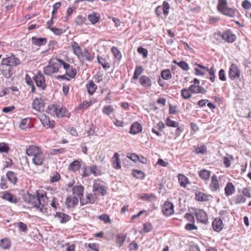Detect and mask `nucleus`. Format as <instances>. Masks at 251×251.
Masks as SVG:
<instances>
[{
	"label": "nucleus",
	"instance_id": "54",
	"mask_svg": "<svg viewBox=\"0 0 251 251\" xmlns=\"http://www.w3.org/2000/svg\"><path fill=\"white\" fill-rule=\"evenodd\" d=\"M100 220L103 221L104 223H109L111 222V220L108 215L104 214L100 215L98 217Z\"/></svg>",
	"mask_w": 251,
	"mask_h": 251
},
{
	"label": "nucleus",
	"instance_id": "50",
	"mask_svg": "<svg viewBox=\"0 0 251 251\" xmlns=\"http://www.w3.org/2000/svg\"><path fill=\"white\" fill-rule=\"evenodd\" d=\"M133 176L138 179H143L145 177V174L143 172L137 170H133Z\"/></svg>",
	"mask_w": 251,
	"mask_h": 251
},
{
	"label": "nucleus",
	"instance_id": "64",
	"mask_svg": "<svg viewBox=\"0 0 251 251\" xmlns=\"http://www.w3.org/2000/svg\"><path fill=\"white\" fill-rule=\"evenodd\" d=\"M137 50L140 54L143 55L144 58H146L147 57L148 51L146 49L142 47H139L138 48Z\"/></svg>",
	"mask_w": 251,
	"mask_h": 251
},
{
	"label": "nucleus",
	"instance_id": "6",
	"mask_svg": "<svg viewBox=\"0 0 251 251\" xmlns=\"http://www.w3.org/2000/svg\"><path fill=\"white\" fill-rule=\"evenodd\" d=\"M0 71L1 74L5 77H10L12 75V68L7 64L2 59L0 64Z\"/></svg>",
	"mask_w": 251,
	"mask_h": 251
},
{
	"label": "nucleus",
	"instance_id": "18",
	"mask_svg": "<svg viewBox=\"0 0 251 251\" xmlns=\"http://www.w3.org/2000/svg\"><path fill=\"white\" fill-rule=\"evenodd\" d=\"M78 201L77 197L75 196H69L67 197L65 201V206L68 208H74L77 203Z\"/></svg>",
	"mask_w": 251,
	"mask_h": 251
},
{
	"label": "nucleus",
	"instance_id": "28",
	"mask_svg": "<svg viewBox=\"0 0 251 251\" xmlns=\"http://www.w3.org/2000/svg\"><path fill=\"white\" fill-rule=\"evenodd\" d=\"M212 226L214 230L219 232L223 228V221L220 219H215L212 223Z\"/></svg>",
	"mask_w": 251,
	"mask_h": 251
},
{
	"label": "nucleus",
	"instance_id": "36",
	"mask_svg": "<svg viewBox=\"0 0 251 251\" xmlns=\"http://www.w3.org/2000/svg\"><path fill=\"white\" fill-rule=\"evenodd\" d=\"M71 47L74 53L77 56V57L81 54L82 50L77 42H73L72 43Z\"/></svg>",
	"mask_w": 251,
	"mask_h": 251
},
{
	"label": "nucleus",
	"instance_id": "42",
	"mask_svg": "<svg viewBox=\"0 0 251 251\" xmlns=\"http://www.w3.org/2000/svg\"><path fill=\"white\" fill-rule=\"evenodd\" d=\"M68 114V111L64 107H59L58 106L57 111L55 116L58 118L62 117L64 116H67Z\"/></svg>",
	"mask_w": 251,
	"mask_h": 251
},
{
	"label": "nucleus",
	"instance_id": "7",
	"mask_svg": "<svg viewBox=\"0 0 251 251\" xmlns=\"http://www.w3.org/2000/svg\"><path fill=\"white\" fill-rule=\"evenodd\" d=\"M42 151V150L40 147L31 145L26 148L25 153L28 156L31 157L33 158Z\"/></svg>",
	"mask_w": 251,
	"mask_h": 251
},
{
	"label": "nucleus",
	"instance_id": "52",
	"mask_svg": "<svg viewBox=\"0 0 251 251\" xmlns=\"http://www.w3.org/2000/svg\"><path fill=\"white\" fill-rule=\"evenodd\" d=\"M114 111V108L111 105L105 106L102 109L103 113L107 115H109Z\"/></svg>",
	"mask_w": 251,
	"mask_h": 251
},
{
	"label": "nucleus",
	"instance_id": "26",
	"mask_svg": "<svg viewBox=\"0 0 251 251\" xmlns=\"http://www.w3.org/2000/svg\"><path fill=\"white\" fill-rule=\"evenodd\" d=\"M2 198L3 199L10 202L16 203L18 201L16 196L8 192H4L2 195Z\"/></svg>",
	"mask_w": 251,
	"mask_h": 251
},
{
	"label": "nucleus",
	"instance_id": "27",
	"mask_svg": "<svg viewBox=\"0 0 251 251\" xmlns=\"http://www.w3.org/2000/svg\"><path fill=\"white\" fill-rule=\"evenodd\" d=\"M189 90L194 93L205 94L206 90L199 86V85L192 84L189 87Z\"/></svg>",
	"mask_w": 251,
	"mask_h": 251
},
{
	"label": "nucleus",
	"instance_id": "55",
	"mask_svg": "<svg viewBox=\"0 0 251 251\" xmlns=\"http://www.w3.org/2000/svg\"><path fill=\"white\" fill-rule=\"evenodd\" d=\"M166 125L168 126H171V127H177L179 123L178 122H176V121H173L169 118H167L166 121Z\"/></svg>",
	"mask_w": 251,
	"mask_h": 251
},
{
	"label": "nucleus",
	"instance_id": "4",
	"mask_svg": "<svg viewBox=\"0 0 251 251\" xmlns=\"http://www.w3.org/2000/svg\"><path fill=\"white\" fill-rule=\"evenodd\" d=\"M241 76V71L238 66L232 63L229 69L228 77L231 80L240 79Z\"/></svg>",
	"mask_w": 251,
	"mask_h": 251
},
{
	"label": "nucleus",
	"instance_id": "15",
	"mask_svg": "<svg viewBox=\"0 0 251 251\" xmlns=\"http://www.w3.org/2000/svg\"><path fill=\"white\" fill-rule=\"evenodd\" d=\"M98 198L95 194L89 193L86 195L85 199L81 200L80 204L81 205L86 204H93L95 202Z\"/></svg>",
	"mask_w": 251,
	"mask_h": 251
},
{
	"label": "nucleus",
	"instance_id": "61",
	"mask_svg": "<svg viewBox=\"0 0 251 251\" xmlns=\"http://www.w3.org/2000/svg\"><path fill=\"white\" fill-rule=\"evenodd\" d=\"M9 150V147L5 143H0V152H8Z\"/></svg>",
	"mask_w": 251,
	"mask_h": 251
},
{
	"label": "nucleus",
	"instance_id": "30",
	"mask_svg": "<svg viewBox=\"0 0 251 251\" xmlns=\"http://www.w3.org/2000/svg\"><path fill=\"white\" fill-rule=\"evenodd\" d=\"M6 177L8 181L12 184H15L17 181L18 178L17 174L12 171H8L6 174Z\"/></svg>",
	"mask_w": 251,
	"mask_h": 251
},
{
	"label": "nucleus",
	"instance_id": "33",
	"mask_svg": "<svg viewBox=\"0 0 251 251\" xmlns=\"http://www.w3.org/2000/svg\"><path fill=\"white\" fill-rule=\"evenodd\" d=\"M80 166V162L78 160H75L70 164L68 169L69 171L75 172L79 169Z\"/></svg>",
	"mask_w": 251,
	"mask_h": 251
},
{
	"label": "nucleus",
	"instance_id": "60",
	"mask_svg": "<svg viewBox=\"0 0 251 251\" xmlns=\"http://www.w3.org/2000/svg\"><path fill=\"white\" fill-rule=\"evenodd\" d=\"M94 79L96 83H99L103 80V75L100 72H98L95 75Z\"/></svg>",
	"mask_w": 251,
	"mask_h": 251
},
{
	"label": "nucleus",
	"instance_id": "39",
	"mask_svg": "<svg viewBox=\"0 0 251 251\" xmlns=\"http://www.w3.org/2000/svg\"><path fill=\"white\" fill-rule=\"evenodd\" d=\"M173 63L176 64H177L180 68H181L184 71H187L189 69V66L188 64L184 61H181L178 62L176 60H174L173 61Z\"/></svg>",
	"mask_w": 251,
	"mask_h": 251
},
{
	"label": "nucleus",
	"instance_id": "58",
	"mask_svg": "<svg viewBox=\"0 0 251 251\" xmlns=\"http://www.w3.org/2000/svg\"><path fill=\"white\" fill-rule=\"evenodd\" d=\"M17 227L20 231L25 232L27 230V226L23 222H19L17 223Z\"/></svg>",
	"mask_w": 251,
	"mask_h": 251
},
{
	"label": "nucleus",
	"instance_id": "53",
	"mask_svg": "<svg viewBox=\"0 0 251 251\" xmlns=\"http://www.w3.org/2000/svg\"><path fill=\"white\" fill-rule=\"evenodd\" d=\"M206 72H208L209 75V79L212 81L214 82L215 78V70L213 67H211L210 69H208Z\"/></svg>",
	"mask_w": 251,
	"mask_h": 251
},
{
	"label": "nucleus",
	"instance_id": "23",
	"mask_svg": "<svg viewBox=\"0 0 251 251\" xmlns=\"http://www.w3.org/2000/svg\"><path fill=\"white\" fill-rule=\"evenodd\" d=\"M139 83L143 87L150 88L151 86L150 78L146 75H142L139 78Z\"/></svg>",
	"mask_w": 251,
	"mask_h": 251
},
{
	"label": "nucleus",
	"instance_id": "3",
	"mask_svg": "<svg viewBox=\"0 0 251 251\" xmlns=\"http://www.w3.org/2000/svg\"><path fill=\"white\" fill-rule=\"evenodd\" d=\"M217 10L222 14L231 18H233L236 15L235 10L227 7L226 0H218Z\"/></svg>",
	"mask_w": 251,
	"mask_h": 251
},
{
	"label": "nucleus",
	"instance_id": "46",
	"mask_svg": "<svg viewBox=\"0 0 251 251\" xmlns=\"http://www.w3.org/2000/svg\"><path fill=\"white\" fill-rule=\"evenodd\" d=\"M161 77L165 80H169L172 77L171 71L169 70H164L161 72Z\"/></svg>",
	"mask_w": 251,
	"mask_h": 251
},
{
	"label": "nucleus",
	"instance_id": "57",
	"mask_svg": "<svg viewBox=\"0 0 251 251\" xmlns=\"http://www.w3.org/2000/svg\"><path fill=\"white\" fill-rule=\"evenodd\" d=\"M140 199L143 200H147L149 201H151L152 198H154V196L153 194H142L140 197Z\"/></svg>",
	"mask_w": 251,
	"mask_h": 251
},
{
	"label": "nucleus",
	"instance_id": "8",
	"mask_svg": "<svg viewBox=\"0 0 251 251\" xmlns=\"http://www.w3.org/2000/svg\"><path fill=\"white\" fill-rule=\"evenodd\" d=\"M198 221L204 224L208 223V217L206 212L201 209H196L195 212Z\"/></svg>",
	"mask_w": 251,
	"mask_h": 251
},
{
	"label": "nucleus",
	"instance_id": "9",
	"mask_svg": "<svg viewBox=\"0 0 251 251\" xmlns=\"http://www.w3.org/2000/svg\"><path fill=\"white\" fill-rule=\"evenodd\" d=\"M33 80L38 87L41 88L42 90L45 89L46 85L45 78L41 72H39L37 75L33 77Z\"/></svg>",
	"mask_w": 251,
	"mask_h": 251
},
{
	"label": "nucleus",
	"instance_id": "11",
	"mask_svg": "<svg viewBox=\"0 0 251 251\" xmlns=\"http://www.w3.org/2000/svg\"><path fill=\"white\" fill-rule=\"evenodd\" d=\"M45 161L46 155L44 153L43 151H41L35 157L32 158V163L36 166H40L43 165Z\"/></svg>",
	"mask_w": 251,
	"mask_h": 251
},
{
	"label": "nucleus",
	"instance_id": "14",
	"mask_svg": "<svg viewBox=\"0 0 251 251\" xmlns=\"http://www.w3.org/2000/svg\"><path fill=\"white\" fill-rule=\"evenodd\" d=\"M2 59L11 68L12 67L16 66L20 63V60L18 58L16 57L14 55H10V56H8L6 58H3Z\"/></svg>",
	"mask_w": 251,
	"mask_h": 251
},
{
	"label": "nucleus",
	"instance_id": "37",
	"mask_svg": "<svg viewBox=\"0 0 251 251\" xmlns=\"http://www.w3.org/2000/svg\"><path fill=\"white\" fill-rule=\"evenodd\" d=\"M58 106L57 105L51 104L48 105L47 109L46 110V112L52 115L53 116H55L56 114V112L57 111Z\"/></svg>",
	"mask_w": 251,
	"mask_h": 251
},
{
	"label": "nucleus",
	"instance_id": "2",
	"mask_svg": "<svg viewBox=\"0 0 251 251\" xmlns=\"http://www.w3.org/2000/svg\"><path fill=\"white\" fill-rule=\"evenodd\" d=\"M62 60L58 58H52L50 60L48 65L44 68V73L47 75H51L57 73L62 66Z\"/></svg>",
	"mask_w": 251,
	"mask_h": 251
},
{
	"label": "nucleus",
	"instance_id": "41",
	"mask_svg": "<svg viewBox=\"0 0 251 251\" xmlns=\"http://www.w3.org/2000/svg\"><path fill=\"white\" fill-rule=\"evenodd\" d=\"M10 245L11 242L7 238L2 239L0 240V247L3 249H8L10 247Z\"/></svg>",
	"mask_w": 251,
	"mask_h": 251
},
{
	"label": "nucleus",
	"instance_id": "20",
	"mask_svg": "<svg viewBox=\"0 0 251 251\" xmlns=\"http://www.w3.org/2000/svg\"><path fill=\"white\" fill-rule=\"evenodd\" d=\"M83 191L84 188L82 186H75L73 188V196L77 197L80 199V202H81V200L82 199L83 197Z\"/></svg>",
	"mask_w": 251,
	"mask_h": 251
},
{
	"label": "nucleus",
	"instance_id": "25",
	"mask_svg": "<svg viewBox=\"0 0 251 251\" xmlns=\"http://www.w3.org/2000/svg\"><path fill=\"white\" fill-rule=\"evenodd\" d=\"M225 195L228 197L233 195L235 192V188L234 185L231 182H228L225 188Z\"/></svg>",
	"mask_w": 251,
	"mask_h": 251
},
{
	"label": "nucleus",
	"instance_id": "49",
	"mask_svg": "<svg viewBox=\"0 0 251 251\" xmlns=\"http://www.w3.org/2000/svg\"><path fill=\"white\" fill-rule=\"evenodd\" d=\"M98 62L101 64L104 69H107L110 68L109 63L106 62L105 60L99 56L97 57Z\"/></svg>",
	"mask_w": 251,
	"mask_h": 251
},
{
	"label": "nucleus",
	"instance_id": "59",
	"mask_svg": "<svg viewBox=\"0 0 251 251\" xmlns=\"http://www.w3.org/2000/svg\"><path fill=\"white\" fill-rule=\"evenodd\" d=\"M162 10L164 15L167 16L169 14V10L170 8V4L166 1H164L163 4Z\"/></svg>",
	"mask_w": 251,
	"mask_h": 251
},
{
	"label": "nucleus",
	"instance_id": "34",
	"mask_svg": "<svg viewBox=\"0 0 251 251\" xmlns=\"http://www.w3.org/2000/svg\"><path fill=\"white\" fill-rule=\"evenodd\" d=\"M32 42L35 45L42 46L46 44L47 39L45 38H37L33 37L32 38Z\"/></svg>",
	"mask_w": 251,
	"mask_h": 251
},
{
	"label": "nucleus",
	"instance_id": "17",
	"mask_svg": "<svg viewBox=\"0 0 251 251\" xmlns=\"http://www.w3.org/2000/svg\"><path fill=\"white\" fill-rule=\"evenodd\" d=\"M62 65L66 70V73L71 77H74L76 74L75 69H74L70 65L63 60L62 61Z\"/></svg>",
	"mask_w": 251,
	"mask_h": 251
},
{
	"label": "nucleus",
	"instance_id": "13",
	"mask_svg": "<svg viewBox=\"0 0 251 251\" xmlns=\"http://www.w3.org/2000/svg\"><path fill=\"white\" fill-rule=\"evenodd\" d=\"M174 207L172 202L166 201L162 207L163 214L167 216L172 215L174 212Z\"/></svg>",
	"mask_w": 251,
	"mask_h": 251
},
{
	"label": "nucleus",
	"instance_id": "16",
	"mask_svg": "<svg viewBox=\"0 0 251 251\" xmlns=\"http://www.w3.org/2000/svg\"><path fill=\"white\" fill-rule=\"evenodd\" d=\"M209 186L211 190L213 192L218 191L220 190L219 180L215 175L212 176Z\"/></svg>",
	"mask_w": 251,
	"mask_h": 251
},
{
	"label": "nucleus",
	"instance_id": "43",
	"mask_svg": "<svg viewBox=\"0 0 251 251\" xmlns=\"http://www.w3.org/2000/svg\"><path fill=\"white\" fill-rule=\"evenodd\" d=\"M196 199L199 201H205L208 200V197L205 194L199 192L196 193Z\"/></svg>",
	"mask_w": 251,
	"mask_h": 251
},
{
	"label": "nucleus",
	"instance_id": "22",
	"mask_svg": "<svg viewBox=\"0 0 251 251\" xmlns=\"http://www.w3.org/2000/svg\"><path fill=\"white\" fill-rule=\"evenodd\" d=\"M111 161L112 166L115 169H118L121 168L120 155L117 152L114 153V156L112 158Z\"/></svg>",
	"mask_w": 251,
	"mask_h": 251
},
{
	"label": "nucleus",
	"instance_id": "19",
	"mask_svg": "<svg viewBox=\"0 0 251 251\" xmlns=\"http://www.w3.org/2000/svg\"><path fill=\"white\" fill-rule=\"evenodd\" d=\"M222 36V38L228 43H233L236 38V36L230 30L224 31Z\"/></svg>",
	"mask_w": 251,
	"mask_h": 251
},
{
	"label": "nucleus",
	"instance_id": "1",
	"mask_svg": "<svg viewBox=\"0 0 251 251\" xmlns=\"http://www.w3.org/2000/svg\"><path fill=\"white\" fill-rule=\"evenodd\" d=\"M23 199L28 208L35 207L42 213L49 215L48 206L46 204L47 197L45 192L37 191L36 196L27 193L24 195Z\"/></svg>",
	"mask_w": 251,
	"mask_h": 251
},
{
	"label": "nucleus",
	"instance_id": "40",
	"mask_svg": "<svg viewBox=\"0 0 251 251\" xmlns=\"http://www.w3.org/2000/svg\"><path fill=\"white\" fill-rule=\"evenodd\" d=\"M88 19L92 24H95L99 20L100 15L96 13H93L88 15Z\"/></svg>",
	"mask_w": 251,
	"mask_h": 251
},
{
	"label": "nucleus",
	"instance_id": "10",
	"mask_svg": "<svg viewBox=\"0 0 251 251\" xmlns=\"http://www.w3.org/2000/svg\"><path fill=\"white\" fill-rule=\"evenodd\" d=\"M38 117L41 121L43 126L46 128L53 127L54 122H50L49 118L44 113H40Z\"/></svg>",
	"mask_w": 251,
	"mask_h": 251
},
{
	"label": "nucleus",
	"instance_id": "63",
	"mask_svg": "<svg viewBox=\"0 0 251 251\" xmlns=\"http://www.w3.org/2000/svg\"><path fill=\"white\" fill-rule=\"evenodd\" d=\"M85 20V19L81 16H78L75 19V24L77 25H82L84 23Z\"/></svg>",
	"mask_w": 251,
	"mask_h": 251
},
{
	"label": "nucleus",
	"instance_id": "31",
	"mask_svg": "<svg viewBox=\"0 0 251 251\" xmlns=\"http://www.w3.org/2000/svg\"><path fill=\"white\" fill-rule=\"evenodd\" d=\"M55 217L57 218L61 223H66L70 219L68 215L61 212H57Z\"/></svg>",
	"mask_w": 251,
	"mask_h": 251
},
{
	"label": "nucleus",
	"instance_id": "45",
	"mask_svg": "<svg viewBox=\"0 0 251 251\" xmlns=\"http://www.w3.org/2000/svg\"><path fill=\"white\" fill-rule=\"evenodd\" d=\"M126 234H121L118 235L116 240V243L118 245L119 247L122 246L126 239Z\"/></svg>",
	"mask_w": 251,
	"mask_h": 251
},
{
	"label": "nucleus",
	"instance_id": "21",
	"mask_svg": "<svg viewBox=\"0 0 251 251\" xmlns=\"http://www.w3.org/2000/svg\"><path fill=\"white\" fill-rule=\"evenodd\" d=\"M33 109L37 111H40L44 107V102L41 99L36 98L32 103Z\"/></svg>",
	"mask_w": 251,
	"mask_h": 251
},
{
	"label": "nucleus",
	"instance_id": "24",
	"mask_svg": "<svg viewBox=\"0 0 251 251\" xmlns=\"http://www.w3.org/2000/svg\"><path fill=\"white\" fill-rule=\"evenodd\" d=\"M78 58L80 60H84L85 59L88 61H91L93 59L94 56L90 53L86 49H84L82 51L81 54L78 57Z\"/></svg>",
	"mask_w": 251,
	"mask_h": 251
},
{
	"label": "nucleus",
	"instance_id": "35",
	"mask_svg": "<svg viewBox=\"0 0 251 251\" xmlns=\"http://www.w3.org/2000/svg\"><path fill=\"white\" fill-rule=\"evenodd\" d=\"M178 178L179 184L182 187H185L190 183L188 178L183 174H179Z\"/></svg>",
	"mask_w": 251,
	"mask_h": 251
},
{
	"label": "nucleus",
	"instance_id": "51",
	"mask_svg": "<svg viewBox=\"0 0 251 251\" xmlns=\"http://www.w3.org/2000/svg\"><path fill=\"white\" fill-rule=\"evenodd\" d=\"M111 50L115 57L118 60H120L122 56L121 52L118 48L117 47H113L111 49Z\"/></svg>",
	"mask_w": 251,
	"mask_h": 251
},
{
	"label": "nucleus",
	"instance_id": "47",
	"mask_svg": "<svg viewBox=\"0 0 251 251\" xmlns=\"http://www.w3.org/2000/svg\"><path fill=\"white\" fill-rule=\"evenodd\" d=\"M194 148L196 154H204L207 152V149L205 146H202L200 147H194Z\"/></svg>",
	"mask_w": 251,
	"mask_h": 251
},
{
	"label": "nucleus",
	"instance_id": "5",
	"mask_svg": "<svg viewBox=\"0 0 251 251\" xmlns=\"http://www.w3.org/2000/svg\"><path fill=\"white\" fill-rule=\"evenodd\" d=\"M93 174L94 176H97L100 175V171L96 165H92L84 168L83 173L82 175L83 177H87Z\"/></svg>",
	"mask_w": 251,
	"mask_h": 251
},
{
	"label": "nucleus",
	"instance_id": "62",
	"mask_svg": "<svg viewBox=\"0 0 251 251\" xmlns=\"http://www.w3.org/2000/svg\"><path fill=\"white\" fill-rule=\"evenodd\" d=\"M65 151L64 148H60L58 149H52L50 151L51 155H57L63 153Z\"/></svg>",
	"mask_w": 251,
	"mask_h": 251
},
{
	"label": "nucleus",
	"instance_id": "44",
	"mask_svg": "<svg viewBox=\"0 0 251 251\" xmlns=\"http://www.w3.org/2000/svg\"><path fill=\"white\" fill-rule=\"evenodd\" d=\"M143 69L142 66H137L136 67L134 75L133 76V79L136 80L139 78L140 75L143 73Z\"/></svg>",
	"mask_w": 251,
	"mask_h": 251
},
{
	"label": "nucleus",
	"instance_id": "38",
	"mask_svg": "<svg viewBox=\"0 0 251 251\" xmlns=\"http://www.w3.org/2000/svg\"><path fill=\"white\" fill-rule=\"evenodd\" d=\"M200 177L204 180H208L209 179L211 173L210 171L203 169L201 170L199 173Z\"/></svg>",
	"mask_w": 251,
	"mask_h": 251
},
{
	"label": "nucleus",
	"instance_id": "48",
	"mask_svg": "<svg viewBox=\"0 0 251 251\" xmlns=\"http://www.w3.org/2000/svg\"><path fill=\"white\" fill-rule=\"evenodd\" d=\"M181 95L184 99H189L192 96L189 88L188 89L184 88L182 89Z\"/></svg>",
	"mask_w": 251,
	"mask_h": 251
},
{
	"label": "nucleus",
	"instance_id": "32",
	"mask_svg": "<svg viewBox=\"0 0 251 251\" xmlns=\"http://www.w3.org/2000/svg\"><path fill=\"white\" fill-rule=\"evenodd\" d=\"M86 88L88 91V93L92 95H93L97 88V85L94 83L93 81L92 80H89L88 82V83L86 84Z\"/></svg>",
	"mask_w": 251,
	"mask_h": 251
},
{
	"label": "nucleus",
	"instance_id": "12",
	"mask_svg": "<svg viewBox=\"0 0 251 251\" xmlns=\"http://www.w3.org/2000/svg\"><path fill=\"white\" fill-rule=\"evenodd\" d=\"M93 192L97 195L100 194L102 196L106 195V188L105 186L99 183L95 182L93 185Z\"/></svg>",
	"mask_w": 251,
	"mask_h": 251
},
{
	"label": "nucleus",
	"instance_id": "29",
	"mask_svg": "<svg viewBox=\"0 0 251 251\" xmlns=\"http://www.w3.org/2000/svg\"><path fill=\"white\" fill-rule=\"evenodd\" d=\"M142 130V127L141 125L138 122H135L131 125L130 133L132 134H136L140 132Z\"/></svg>",
	"mask_w": 251,
	"mask_h": 251
},
{
	"label": "nucleus",
	"instance_id": "56",
	"mask_svg": "<svg viewBox=\"0 0 251 251\" xmlns=\"http://www.w3.org/2000/svg\"><path fill=\"white\" fill-rule=\"evenodd\" d=\"M92 104V102L91 101H84L82 103H81L79 106L78 107V109H86L89 106H90Z\"/></svg>",
	"mask_w": 251,
	"mask_h": 251
}]
</instances>
